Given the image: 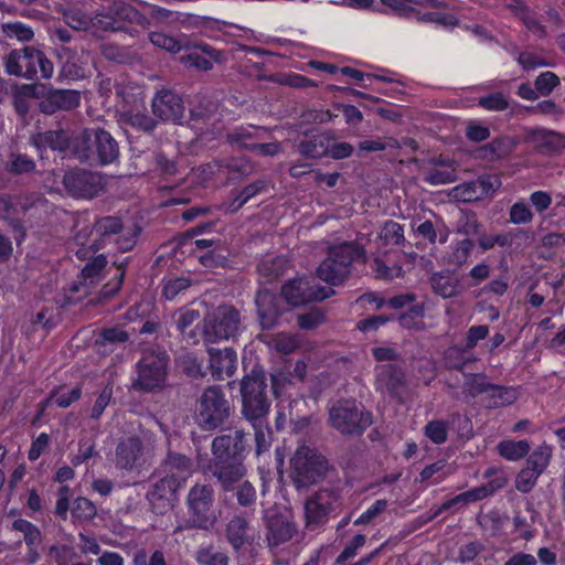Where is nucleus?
Wrapping results in <instances>:
<instances>
[{
  "label": "nucleus",
  "mask_w": 565,
  "mask_h": 565,
  "mask_svg": "<svg viewBox=\"0 0 565 565\" xmlns=\"http://www.w3.org/2000/svg\"><path fill=\"white\" fill-rule=\"evenodd\" d=\"M170 355L164 350L143 351L135 365L131 388L142 394L162 392L168 384Z\"/></svg>",
  "instance_id": "f257e3e1"
},
{
  "label": "nucleus",
  "mask_w": 565,
  "mask_h": 565,
  "mask_svg": "<svg viewBox=\"0 0 565 565\" xmlns=\"http://www.w3.org/2000/svg\"><path fill=\"white\" fill-rule=\"evenodd\" d=\"M363 256L364 248L351 242L331 246L317 267V277L329 286H341L350 277L352 264Z\"/></svg>",
  "instance_id": "f03ea898"
},
{
  "label": "nucleus",
  "mask_w": 565,
  "mask_h": 565,
  "mask_svg": "<svg viewBox=\"0 0 565 565\" xmlns=\"http://www.w3.org/2000/svg\"><path fill=\"white\" fill-rule=\"evenodd\" d=\"M8 75L30 81L49 79L53 75V63L46 55L32 46L12 50L3 60Z\"/></svg>",
  "instance_id": "7ed1b4c3"
},
{
  "label": "nucleus",
  "mask_w": 565,
  "mask_h": 565,
  "mask_svg": "<svg viewBox=\"0 0 565 565\" xmlns=\"http://www.w3.org/2000/svg\"><path fill=\"white\" fill-rule=\"evenodd\" d=\"M232 414V406L218 386L206 387L196 402L194 418L202 430L223 428Z\"/></svg>",
  "instance_id": "20e7f679"
},
{
  "label": "nucleus",
  "mask_w": 565,
  "mask_h": 565,
  "mask_svg": "<svg viewBox=\"0 0 565 565\" xmlns=\"http://www.w3.org/2000/svg\"><path fill=\"white\" fill-rule=\"evenodd\" d=\"M95 20L100 30L130 32L132 25H142L147 18L129 0H104Z\"/></svg>",
  "instance_id": "39448f33"
},
{
  "label": "nucleus",
  "mask_w": 565,
  "mask_h": 565,
  "mask_svg": "<svg viewBox=\"0 0 565 565\" xmlns=\"http://www.w3.org/2000/svg\"><path fill=\"white\" fill-rule=\"evenodd\" d=\"M213 503L214 491L211 486H193L186 497L189 518L177 525L175 532L211 529L216 522Z\"/></svg>",
  "instance_id": "423d86ee"
},
{
  "label": "nucleus",
  "mask_w": 565,
  "mask_h": 565,
  "mask_svg": "<svg viewBox=\"0 0 565 565\" xmlns=\"http://www.w3.org/2000/svg\"><path fill=\"white\" fill-rule=\"evenodd\" d=\"M329 423L343 435L361 436L372 425L373 415L355 399H339L329 409Z\"/></svg>",
  "instance_id": "0eeeda50"
},
{
  "label": "nucleus",
  "mask_w": 565,
  "mask_h": 565,
  "mask_svg": "<svg viewBox=\"0 0 565 565\" xmlns=\"http://www.w3.org/2000/svg\"><path fill=\"white\" fill-rule=\"evenodd\" d=\"M241 315L233 306H218L203 320L201 334L206 343L234 340L239 333Z\"/></svg>",
  "instance_id": "6e6552de"
},
{
  "label": "nucleus",
  "mask_w": 565,
  "mask_h": 565,
  "mask_svg": "<svg viewBox=\"0 0 565 565\" xmlns=\"http://www.w3.org/2000/svg\"><path fill=\"white\" fill-rule=\"evenodd\" d=\"M242 413L249 420L265 417L270 409L267 382L262 372L253 370L241 383Z\"/></svg>",
  "instance_id": "1a4fd4ad"
},
{
  "label": "nucleus",
  "mask_w": 565,
  "mask_h": 565,
  "mask_svg": "<svg viewBox=\"0 0 565 565\" xmlns=\"http://www.w3.org/2000/svg\"><path fill=\"white\" fill-rule=\"evenodd\" d=\"M334 294L335 291L331 287L317 285L313 279L306 276L289 279L280 289V295L286 303L292 307L322 301Z\"/></svg>",
  "instance_id": "9d476101"
},
{
  "label": "nucleus",
  "mask_w": 565,
  "mask_h": 565,
  "mask_svg": "<svg viewBox=\"0 0 565 565\" xmlns=\"http://www.w3.org/2000/svg\"><path fill=\"white\" fill-rule=\"evenodd\" d=\"M374 390L397 404H404L407 394V379L404 370L393 363L375 366Z\"/></svg>",
  "instance_id": "9b49d317"
},
{
  "label": "nucleus",
  "mask_w": 565,
  "mask_h": 565,
  "mask_svg": "<svg viewBox=\"0 0 565 565\" xmlns=\"http://www.w3.org/2000/svg\"><path fill=\"white\" fill-rule=\"evenodd\" d=\"M486 478L490 480L486 484L472 488L468 491L457 494L456 497L445 501L443 504L435 509V515H441L444 512L456 510L458 507H463L468 503L477 502L486 499L503 488L507 483V478L503 472L489 469L484 473Z\"/></svg>",
  "instance_id": "f8f14e48"
},
{
  "label": "nucleus",
  "mask_w": 565,
  "mask_h": 565,
  "mask_svg": "<svg viewBox=\"0 0 565 565\" xmlns=\"http://www.w3.org/2000/svg\"><path fill=\"white\" fill-rule=\"evenodd\" d=\"M183 51L185 55L182 56V62L202 72L212 70L214 65L226 64L231 55L228 51L217 49L202 40L191 38L189 40V46Z\"/></svg>",
  "instance_id": "ddd939ff"
},
{
  "label": "nucleus",
  "mask_w": 565,
  "mask_h": 565,
  "mask_svg": "<svg viewBox=\"0 0 565 565\" xmlns=\"http://www.w3.org/2000/svg\"><path fill=\"white\" fill-rule=\"evenodd\" d=\"M265 540L269 548L289 542L298 532V525L291 512L270 510L264 515Z\"/></svg>",
  "instance_id": "4468645a"
},
{
  "label": "nucleus",
  "mask_w": 565,
  "mask_h": 565,
  "mask_svg": "<svg viewBox=\"0 0 565 565\" xmlns=\"http://www.w3.org/2000/svg\"><path fill=\"white\" fill-rule=\"evenodd\" d=\"M337 495L327 489L319 490L305 502L306 527L316 531L322 527L335 511Z\"/></svg>",
  "instance_id": "2eb2a0df"
},
{
  "label": "nucleus",
  "mask_w": 565,
  "mask_h": 565,
  "mask_svg": "<svg viewBox=\"0 0 565 565\" xmlns=\"http://www.w3.org/2000/svg\"><path fill=\"white\" fill-rule=\"evenodd\" d=\"M62 183L73 198L93 199L102 190V179L98 173L82 168L68 169Z\"/></svg>",
  "instance_id": "dca6fc26"
},
{
  "label": "nucleus",
  "mask_w": 565,
  "mask_h": 565,
  "mask_svg": "<svg viewBox=\"0 0 565 565\" xmlns=\"http://www.w3.org/2000/svg\"><path fill=\"white\" fill-rule=\"evenodd\" d=\"M254 510L234 513L225 525V539L235 552L254 544L256 529L252 522Z\"/></svg>",
  "instance_id": "f3484780"
},
{
  "label": "nucleus",
  "mask_w": 565,
  "mask_h": 565,
  "mask_svg": "<svg viewBox=\"0 0 565 565\" xmlns=\"http://www.w3.org/2000/svg\"><path fill=\"white\" fill-rule=\"evenodd\" d=\"M39 110L44 115H54L58 111H72L81 105L82 93L68 88H46L39 97Z\"/></svg>",
  "instance_id": "a211bd4d"
},
{
  "label": "nucleus",
  "mask_w": 565,
  "mask_h": 565,
  "mask_svg": "<svg viewBox=\"0 0 565 565\" xmlns=\"http://www.w3.org/2000/svg\"><path fill=\"white\" fill-rule=\"evenodd\" d=\"M249 434L234 430L213 439L212 450L215 459H244L248 454Z\"/></svg>",
  "instance_id": "6ab92c4d"
},
{
  "label": "nucleus",
  "mask_w": 565,
  "mask_h": 565,
  "mask_svg": "<svg viewBox=\"0 0 565 565\" xmlns=\"http://www.w3.org/2000/svg\"><path fill=\"white\" fill-rule=\"evenodd\" d=\"M290 479L297 490L307 489L322 480L328 461H290Z\"/></svg>",
  "instance_id": "aec40b11"
},
{
  "label": "nucleus",
  "mask_w": 565,
  "mask_h": 565,
  "mask_svg": "<svg viewBox=\"0 0 565 565\" xmlns=\"http://www.w3.org/2000/svg\"><path fill=\"white\" fill-rule=\"evenodd\" d=\"M525 141L540 154L552 156L565 149V136L544 128H531L525 134Z\"/></svg>",
  "instance_id": "412c9836"
},
{
  "label": "nucleus",
  "mask_w": 565,
  "mask_h": 565,
  "mask_svg": "<svg viewBox=\"0 0 565 565\" xmlns=\"http://www.w3.org/2000/svg\"><path fill=\"white\" fill-rule=\"evenodd\" d=\"M30 145L35 148L40 159L47 149L65 152L72 145V132L65 129L46 130L32 135Z\"/></svg>",
  "instance_id": "4be33fe9"
},
{
  "label": "nucleus",
  "mask_w": 565,
  "mask_h": 565,
  "mask_svg": "<svg viewBox=\"0 0 565 565\" xmlns=\"http://www.w3.org/2000/svg\"><path fill=\"white\" fill-rule=\"evenodd\" d=\"M152 111L163 121H179L184 113L182 98L170 89H162L152 99Z\"/></svg>",
  "instance_id": "5701e85b"
},
{
  "label": "nucleus",
  "mask_w": 565,
  "mask_h": 565,
  "mask_svg": "<svg viewBox=\"0 0 565 565\" xmlns=\"http://www.w3.org/2000/svg\"><path fill=\"white\" fill-rule=\"evenodd\" d=\"M204 471L215 477L224 491L233 490L234 484L246 475L242 461H210Z\"/></svg>",
  "instance_id": "b1692460"
},
{
  "label": "nucleus",
  "mask_w": 565,
  "mask_h": 565,
  "mask_svg": "<svg viewBox=\"0 0 565 565\" xmlns=\"http://www.w3.org/2000/svg\"><path fill=\"white\" fill-rule=\"evenodd\" d=\"M207 352L210 355L209 367L215 380H225L235 373L237 353L233 348H225L224 350L210 348Z\"/></svg>",
  "instance_id": "393cba45"
},
{
  "label": "nucleus",
  "mask_w": 565,
  "mask_h": 565,
  "mask_svg": "<svg viewBox=\"0 0 565 565\" xmlns=\"http://www.w3.org/2000/svg\"><path fill=\"white\" fill-rule=\"evenodd\" d=\"M507 9L536 38L543 39L546 36V28L540 21L537 12L527 6L524 0H511L507 4Z\"/></svg>",
  "instance_id": "a878e982"
},
{
  "label": "nucleus",
  "mask_w": 565,
  "mask_h": 565,
  "mask_svg": "<svg viewBox=\"0 0 565 565\" xmlns=\"http://www.w3.org/2000/svg\"><path fill=\"white\" fill-rule=\"evenodd\" d=\"M94 160L100 166L115 162L119 157V146L116 139L105 129L97 128L94 137Z\"/></svg>",
  "instance_id": "bb28decb"
},
{
  "label": "nucleus",
  "mask_w": 565,
  "mask_h": 565,
  "mask_svg": "<svg viewBox=\"0 0 565 565\" xmlns=\"http://www.w3.org/2000/svg\"><path fill=\"white\" fill-rule=\"evenodd\" d=\"M233 55L237 58H246V64L239 66L241 71L244 67L248 75L259 76L265 65V57L270 55V53L258 46L237 44L233 50Z\"/></svg>",
  "instance_id": "cd10ccee"
},
{
  "label": "nucleus",
  "mask_w": 565,
  "mask_h": 565,
  "mask_svg": "<svg viewBox=\"0 0 565 565\" xmlns=\"http://www.w3.org/2000/svg\"><path fill=\"white\" fill-rule=\"evenodd\" d=\"M102 243H98L93 237V230L90 226H84L75 233L72 246L70 249L75 254L79 260H90L96 257L97 252L103 249Z\"/></svg>",
  "instance_id": "c85d7f7f"
},
{
  "label": "nucleus",
  "mask_w": 565,
  "mask_h": 565,
  "mask_svg": "<svg viewBox=\"0 0 565 565\" xmlns=\"http://www.w3.org/2000/svg\"><path fill=\"white\" fill-rule=\"evenodd\" d=\"M228 138L232 143H236L242 148L256 151L264 156H275L280 151L279 142H256L249 129L246 128L236 129Z\"/></svg>",
  "instance_id": "c756f323"
},
{
  "label": "nucleus",
  "mask_w": 565,
  "mask_h": 565,
  "mask_svg": "<svg viewBox=\"0 0 565 565\" xmlns=\"http://www.w3.org/2000/svg\"><path fill=\"white\" fill-rule=\"evenodd\" d=\"M429 284L433 292L444 299L456 297L460 291L458 278L448 270L433 273Z\"/></svg>",
  "instance_id": "7c9ffc66"
},
{
  "label": "nucleus",
  "mask_w": 565,
  "mask_h": 565,
  "mask_svg": "<svg viewBox=\"0 0 565 565\" xmlns=\"http://www.w3.org/2000/svg\"><path fill=\"white\" fill-rule=\"evenodd\" d=\"M256 307L263 329H270L277 324L281 310L277 305L276 297L265 292L256 297Z\"/></svg>",
  "instance_id": "2f4dec72"
},
{
  "label": "nucleus",
  "mask_w": 565,
  "mask_h": 565,
  "mask_svg": "<svg viewBox=\"0 0 565 565\" xmlns=\"http://www.w3.org/2000/svg\"><path fill=\"white\" fill-rule=\"evenodd\" d=\"M95 132V128H85L77 134L72 132V145L68 150H71L81 161L94 160L93 146Z\"/></svg>",
  "instance_id": "473e14b6"
},
{
  "label": "nucleus",
  "mask_w": 565,
  "mask_h": 565,
  "mask_svg": "<svg viewBox=\"0 0 565 565\" xmlns=\"http://www.w3.org/2000/svg\"><path fill=\"white\" fill-rule=\"evenodd\" d=\"M298 150L307 158H321L328 153L329 139L323 134L308 131L299 141Z\"/></svg>",
  "instance_id": "72a5a7b5"
},
{
  "label": "nucleus",
  "mask_w": 565,
  "mask_h": 565,
  "mask_svg": "<svg viewBox=\"0 0 565 565\" xmlns=\"http://www.w3.org/2000/svg\"><path fill=\"white\" fill-rule=\"evenodd\" d=\"M122 227L124 225L120 217L103 216L95 221L90 230H93V235H95L94 238L105 247L115 235L121 233Z\"/></svg>",
  "instance_id": "f704fd0d"
},
{
  "label": "nucleus",
  "mask_w": 565,
  "mask_h": 565,
  "mask_svg": "<svg viewBox=\"0 0 565 565\" xmlns=\"http://www.w3.org/2000/svg\"><path fill=\"white\" fill-rule=\"evenodd\" d=\"M477 358L465 345H450L443 354L444 365L447 370L463 372L466 365L473 363Z\"/></svg>",
  "instance_id": "c9c22d12"
},
{
  "label": "nucleus",
  "mask_w": 565,
  "mask_h": 565,
  "mask_svg": "<svg viewBox=\"0 0 565 565\" xmlns=\"http://www.w3.org/2000/svg\"><path fill=\"white\" fill-rule=\"evenodd\" d=\"M447 263L456 268L468 264L475 248V242L469 237L455 238L448 246Z\"/></svg>",
  "instance_id": "e433bc0d"
},
{
  "label": "nucleus",
  "mask_w": 565,
  "mask_h": 565,
  "mask_svg": "<svg viewBox=\"0 0 565 565\" xmlns=\"http://www.w3.org/2000/svg\"><path fill=\"white\" fill-rule=\"evenodd\" d=\"M199 263L210 269L214 268H230V249L225 242L220 241L214 247L202 253L199 256Z\"/></svg>",
  "instance_id": "4c0bfd02"
},
{
  "label": "nucleus",
  "mask_w": 565,
  "mask_h": 565,
  "mask_svg": "<svg viewBox=\"0 0 565 565\" xmlns=\"http://www.w3.org/2000/svg\"><path fill=\"white\" fill-rule=\"evenodd\" d=\"M190 38L185 34L171 35L161 31H153L149 33V41L159 49H162L171 54L182 52L189 46Z\"/></svg>",
  "instance_id": "58836bf2"
},
{
  "label": "nucleus",
  "mask_w": 565,
  "mask_h": 565,
  "mask_svg": "<svg viewBox=\"0 0 565 565\" xmlns=\"http://www.w3.org/2000/svg\"><path fill=\"white\" fill-rule=\"evenodd\" d=\"M521 228H514L508 232L480 233L477 237V244L481 253H486L495 246L508 248L512 245L513 237L521 233Z\"/></svg>",
  "instance_id": "ea45409f"
},
{
  "label": "nucleus",
  "mask_w": 565,
  "mask_h": 565,
  "mask_svg": "<svg viewBox=\"0 0 565 565\" xmlns=\"http://www.w3.org/2000/svg\"><path fill=\"white\" fill-rule=\"evenodd\" d=\"M518 397L519 393L515 387L492 383V387L484 396V402L489 408H499L513 404Z\"/></svg>",
  "instance_id": "a19ab883"
},
{
  "label": "nucleus",
  "mask_w": 565,
  "mask_h": 565,
  "mask_svg": "<svg viewBox=\"0 0 565 565\" xmlns=\"http://www.w3.org/2000/svg\"><path fill=\"white\" fill-rule=\"evenodd\" d=\"M548 461H527L515 479V488L523 492H530L536 483L539 476L546 469Z\"/></svg>",
  "instance_id": "79ce46f5"
},
{
  "label": "nucleus",
  "mask_w": 565,
  "mask_h": 565,
  "mask_svg": "<svg viewBox=\"0 0 565 565\" xmlns=\"http://www.w3.org/2000/svg\"><path fill=\"white\" fill-rule=\"evenodd\" d=\"M509 520V515L502 514L498 510H491L487 513L481 512L477 515V524L491 537L500 535Z\"/></svg>",
  "instance_id": "37998d69"
},
{
  "label": "nucleus",
  "mask_w": 565,
  "mask_h": 565,
  "mask_svg": "<svg viewBox=\"0 0 565 565\" xmlns=\"http://www.w3.org/2000/svg\"><path fill=\"white\" fill-rule=\"evenodd\" d=\"M462 393L466 396L476 398L482 394L487 396L492 383L484 373H463Z\"/></svg>",
  "instance_id": "c03bdc74"
},
{
  "label": "nucleus",
  "mask_w": 565,
  "mask_h": 565,
  "mask_svg": "<svg viewBox=\"0 0 565 565\" xmlns=\"http://www.w3.org/2000/svg\"><path fill=\"white\" fill-rule=\"evenodd\" d=\"M206 31H210V38L222 42H232L233 38L241 36L243 28L221 20H209L205 23Z\"/></svg>",
  "instance_id": "a18cd8bd"
},
{
  "label": "nucleus",
  "mask_w": 565,
  "mask_h": 565,
  "mask_svg": "<svg viewBox=\"0 0 565 565\" xmlns=\"http://www.w3.org/2000/svg\"><path fill=\"white\" fill-rule=\"evenodd\" d=\"M177 367L190 379H200L205 375L203 363L195 352H184L175 359Z\"/></svg>",
  "instance_id": "49530a36"
},
{
  "label": "nucleus",
  "mask_w": 565,
  "mask_h": 565,
  "mask_svg": "<svg viewBox=\"0 0 565 565\" xmlns=\"http://www.w3.org/2000/svg\"><path fill=\"white\" fill-rule=\"evenodd\" d=\"M531 446L526 440H502L498 445V451L504 459H533L526 458Z\"/></svg>",
  "instance_id": "de8ad7c7"
},
{
  "label": "nucleus",
  "mask_w": 565,
  "mask_h": 565,
  "mask_svg": "<svg viewBox=\"0 0 565 565\" xmlns=\"http://www.w3.org/2000/svg\"><path fill=\"white\" fill-rule=\"evenodd\" d=\"M266 343L271 350L284 355L294 353L300 347L297 334L287 332L271 335Z\"/></svg>",
  "instance_id": "09e8293b"
},
{
  "label": "nucleus",
  "mask_w": 565,
  "mask_h": 565,
  "mask_svg": "<svg viewBox=\"0 0 565 565\" xmlns=\"http://www.w3.org/2000/svg\"><path fill=\"white\" fill-rule=\"evenodd\" d=\"M198 565H228V555L214 545L200 546L195 552Z\"/></svg>",
  "instance_id": "8fccbe9b"
},
{
  "label": "nucleus",
  "mask_w": 565,
  "mask_h": 565,
  "mask_svg": "<svg viewBox=\"0 0 565 565\" xmlns=\"http://www.w3.org/2000/svg\"><path fill=\"white\" fill-rule=\"evenodd\" d=\"M36 169V163L33 158L25 153L11 152L6 162V170L15 175L31 173Z\"/></svg>",
  "instance_id": "3c124183"
},
{
  "label": "nucleus",
  "mask_w": 565,
  "mask_h": 565,
  "mask_svg": "<svg viewBox=\"0 0 565 565\" xmlns=\"http://www.w3.org/2000/svg\"><path fill=\"white\" fill-rule=\"evenodd\" d=\"M512 149L513 143L509 137L494 138L481 148L486 152L484 158L489 160L504 159L512 152Z\"/></svg>",
  "instance_id": "603ef678"
},
{
  "label": "nucleus",
  "mask_w": 565,
  "mask_h": 565,
  "mask_svg": "<svg viewBox=\"0 0 565 565\" xmlns=\"http://www.w3.org/2000/svg\"><path fill=\"white\" fill-rule=\"evenodd\" d=\"M12 529L23 533V540L28 547H39V545L42 543L43 536L40 529L28 520H14L12 523Z\"/></svg>",
  "instance_id": "864d4df0"
},
{
  "label": "nucleus",
  "mask_w": 565,
  "mask_h": 565,
  "mask_svg": "<svg viewBox=\"0 0 565 565\" xmlns=\"http://www.w3.org/2000/svg\"><path fill=\"white\" fill-rule=\"evenodd\" d=\"M424 315V303L415 302L407 307L406 311L398 315V323L405 329H419L423 326Z\"/></svg>",
  "instance_id": "5fc2aeb1"
},
{
  "label": "nucleus",
  "mask_w": 565,
  "mask_h": 565,
  "mask_svg": "<svg viewBox=\"0 0 565 565\" xmlns=\"http://www.w3.org/2000/svg\"><path fill=\"white\" fill-rule=\"evenodd\" d=\"M107 263V258L104 254H98L96 257H93L81 270V280L92 285L95 284L99 279Z\"/></svg>",
  "instance_id": "6e6d98bb"
},
{
  "label": "nucleus",
  "mask_w": 565,
  "mask_h": 565,
  "mask_svg": "<svg viewBox=\"0 0 565 565\" xmlns=\"http://www.w3.org/2000/svg\"><path fill=\"white\" fill-rule=\"evenodd\" d=\"M130 257L114 260L113 266L116 267L117 274L111 281H108L103 287V294L107 297H114L122 287L126 269L129 264Z\"/></svg>",
  "instance_id": "4d7b16f0"
},
{
  "label": "nucleus",
  "mask_w": 565,
  "mask_h": 565,
  "mask_svg": "<svg viewBox=\"0 0 565 565\" xmlns=\"http://www.w3.org/2000/svg\"><path fill=\"white\" fill-rule=\"evenodd\" d=\"M379 237L385 246L402 245L405 239L404 227L395 221H386L379 234Z\"/></svg>",
  "instance_id": "13d9d810"
},
{
  "label": "nucleus",
  "mask_w": 565,
  "mask_h": 565,
  "mask_svg": "<svg viewBox=\"0 0 565 565\" xmlns=\"http://www.w3.org/2000/svg\"><path fill=\"white\" fill-rule=\"evenodd\" d=\"M371 268L377 279L392 280L404 275L402 265L397 263L388 265L382 257H375Z\"/></svg>",
  "instance_id": "bf43d9fd"
},
{
  "label": "nucleus",
  "mask_w": 565,
  "mask_h": 565,
  "mask_svg": "<svg viewBox=\"0 0 565 565\" xmlns=\"http://www.w3.org/2000/svg\"><path fill=\"white\" fill-rule=\"evenodd\" d=\"M192 281L188 277H174L162 281L161 295L166 300H173L181 292L190 288Z\"/></svg>",
  "instance_id": "052dcab7"
},
{
  "label": "nucleus",
  "mask_w": 565,
  "mask_h": 565,
  "mask_svg": "<svg viewBox=\"0 0 565 565\" xmlns=\"http://www.w3.org/2000/svg\"><path fill=\"white\" fill-rule=\"evenodd\" d=\"M143 444L139 437L122 439L117 446L118 459H139L142 455Z\"/></svg>",
  "instance_id": "680f3d73"
},
{
  "label": "nucleus",
  "mask_w": 565,
  "mask_h": 565,
  "mask_svg": "<svg viewBox=\"0 0 565 565\" xmlns=\"http://www.w3.org/2000/svg\"><path fill=\"white\" fill-rule=\"evenodd\" d=\"M1 29L7 38L21 42H28L34 36L33 30L20 21L3 23Z\"/></svg>",
  "instance_id": "e2e57ef3"
},
{
  "label": "nucleus",
  "mask_w": 565,
  "mask_h": 565,
  "mask_svg": "<svg viewBox=\"0 0 565 565\" xmlns=\"http://www.w3.org/2000/svg\"><path fill=\"white\" fill-rule=\"evenodd\" d=\"M478 106L488 111H503L509 108V99L501 92H494L478 98Z\"/></svg>",
  "instance_id": "0e129e2a"
},
{
  "label": "nucleus",
  "mask_w": 565,
  "mask_h": 565,
  "mask_svg": "<svg viewBox=\"0 0 565 565\" xmlns=\"http://www.w3.org/2000/svg\"><path fill=\"white\" fill-rule=\"evenodd\" d=\"M559 84V77L551 71L542 72L534 81L535 89L544 97L551 95Z\"/></svg>",
  "instance_id": "69168bd1"
},
{
  "label": "nucleus",
  "mask_w": 565,
  "mask_h": 565,
  "mask_svg": "<svg viewBox=\"0 0 565 565\" xmlns=\"http://www.w3.org/2000/svg\"><path fill=\"white\" fill-rule=\"evenodd\" d=\"M71 513L74 519L88 521L96 516L97 509L90 500L79 497L74 500Z\"/></svg>",
  "instance_id": "338daca9"
},
{
  "label": "nucleus",
  "mask_w": 565,
  "mask_h": 565,
  "mask_svg": "<svg viewBox=\"0 0 565 565\" xmlns=\"http://www.w3.org/2000/svg\"><path fill=\"white\" fill-rule=\"evenodd\" d=\"M448 428L456 431L460 439H469L472 436V422L463 414H451Z\"/></svg>",
  "instance_id": "774afa93"
}]
</instances>
